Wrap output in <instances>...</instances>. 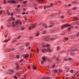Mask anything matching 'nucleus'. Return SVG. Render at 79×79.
<instances>
[{
    "label": "nucleus",
    "mask_w": 79,
    "mask_h": 79,
    "mask_svg": "<svg viewBox=\"0 0 79 79\" xmlns=\"http://www.w3.org/2000/svg\"><path fill=\"white\" fill-rule=\"evenodd\" d=\"M5 37H7V35H5Z\"/></svg>",
    "instance_id": "3c124183"
},
{
    "label": "nucleus",
    "mask_w": 79,
    "mask_h": 79,
    "mask_svg": "<svg viewBox=\"0 0 79 79\" xmlns=\"http://www.w3.org/2000/svg\"><path fill=\"white\" fill-rule=\"evenodd\" d=\"M65 40H68V38L66 37L65 38Z\"/></svg>",
    "instance_id": "473e14b6"
},
{
    "label": "nucleus",
    "mask_w": 79,
    "mask_h": 79,
    "mask_svg": "<svg viewBox=\"0 0 79 79\" xmlns=\"http://www.w3.org/2000/svg\"><path fill=\"white\" fill-rule=\"evenodd\" d=\"M29 45V43H26L25 44V45H26L27 46H28V45Z\"/></svg>",
    "instance_id": "5701e85b"
},
{
    "label": "nucleus",
    "mask_w": 79,
    "mask_h": 79,
    "mask_svg": "<svg viewBox=\"0 0 79 79\" xmlns=\"http://www.w3.org/2000/svg\"><path fill=\"white\" fill-rule=\"evenodd\" d=\"M43 78V79H46V77H44Z\"/></svg>",
    "instance_id": "5fc2aeb1"
},
{
    "label": "nucleus",
    "mask_w": 79,
    "mask_h": 79,
    "mask_svg": "<svg viewBox=\"0 0 79 79\" xmlns=\"http://www.w3.org/2000/svg\"><path fill=\"white\" fill-rule=\"evenodd\" d=\"M21 36L20 35H19L17 39H20V38H21Z\"/></svg>",
    "instance_id": "cd10ccee"
},
{
    "label": "nucleus",
    "mask_w": 79,
    "mask_h": 79,
    "mask_svg": "<svg viewBox=\"0 0 79 79\" xmlns=\"http://www.w3.org/2000/svg\"><path fill=\"white\" fill-rule=\"evenodd\" d=\"M11 50H13V51L14 50V49L13 50V49H7V51L8 52H11Z\"/></svg>",
    "instance_id": "f3484780"
},
{
    "label": "nucleus",
    "mask_w": 79,
    "mask_h": 79,
    "mask_svg": "<svg viewBox=\"0 0 79 79\" xmlns=\"http://www.w3.org/2000/svg\"><path fill=\"white\" fill-rule=\"evenodd\" d=\"M77 1H75L73 2V3H77Z\"/></svg>",
    "instance_id": "f704fd0d"
},
{
    "label": "nucleus",
    "mask_w": 79,
    "mask_h": 79,
    "mask_svg": "<svg viewBox=\"0 0 79 79\" xmlns=\"http://www.w3.org/2000/svg\"><path fill=\"white\" fill-rule=\"evenodd\" d=\"M42 52L44 53V52H46V49H43L42 50Z\"/></svg>",
    "instance_id": "2eb2a0df"
},
{
    "label": "nucleus",
    "mask_w": 79,
    "mask_h": 79,
    "mask_svg": "<svg viewBox=\"0 0 79 79\" xmlns=\"http://www.w3.org/2000/svg\"><path fill=\"white\" fill-rule=\"evenodd\" d=\"M43 60H42L41 62V64H42L43 63H44V61H45L46 59L45 58V57H43Z\"/></svg>",
    "instance_id": "0eeeda50"
},
{
    "label": "nucleus",
    "mask_w": 79,
    "mask_h": 79,
    "mask_svg": "<svg viewBox=\"0 0 79 79\" xmlns=\"http://www.w3.org/2000/svg\"><path fill=\"white\" fill-rule=\"evenodd\" d=\"M77 53V51L76 50H73L71 52L72 54L73 55V53Z\"/></svg>",
    "instance_id": "9d476101"
},
{
    "label": "nucleus",
    "mask_w": 79,
    "mask_h": 79,
    "mask_svg": "<svg viewBox=\"0 0 79 79\" xmlns=\"http://www.w3.org/2000/svg\"><path fill=\"white\" fill-rule=\"evenodd\" d=\"M53 6V3H51V5H49V6H46L47 8H49V7H52V6Z\"/></svg>",
    "instance_id": "f8f14e48"
},
{
    "label": "nucleus",
    "mask_w": 79,
    "mask_h": 79,
    "mask_svg": "<svg viewBox=\"0 0 79 79\" xmlns=\"http://www.w3.org/2000/svg\"><path fill=\"white\" fill-rule=\"evenodd\" d=\"M52 68H55V65H52Z\"/></svg>",
    "instance_id": "2f4dec72"
},
{
    "label": "nucleus",
    "mask_w": 79,
    "mask_h": 79,
    "mask_svg": "<svg viewBox=\"0 0 79 79\" xmlns=\"http://www.w3.org/2000/svg\"><path fill=\"white\" fill-rule=\"evenodd\" d=\"M54 72L55 73H57V72H58V70H54Z\"/></svg>",
    "instance_id": "c9c22d12"
},
{
    "label": "nucleus",
    "mask_w": 79,
    "mask_h": 79,
    "mask_svg": "<svg viewBox=\"0 0 79 79\" xmlns=\"http://www.w3.org/2000/svg\"><path fill=\"white\" fill-rule=\"evenodd\" d=\"M54 39H55V38H50V40H54Z\"/></svg>",
    "instance_id": "7c9ffc66"
},
{
    "label": "nucleus",
    "mask_w": 79,
    "mask_h": 79,
    "mask_svg": "<svg viewBox=\"0 0 79 79\" xmlns=\"http://www.w3.org/2000/svg\"><path fill=\"white\" fill-rule=\"evenodd\" d=\"M45 0H37V1L39 2V3H40V2H45Z\"/></svg>",
    "instance_id": "9b49d317"
},
{
    "label": "nucleus",
    "mask_w": 79,
    "mask_h": 79,
    "mask_svg": "<svg viewBox=\"0 0 79 79\" xmlns=\"http://www.w3.org/2000/svg\"><path fill=\"white\" fill-rule=\"evenodd\" d=\"M23 11H26V8H23Z\"/></svg>",
    "instance_id": "8fccbe9b"
},
{
    "label": "nucleus",
    "mask_w": 79,
    "mask_h": 79,
    "mask_svg": "<svg viewBox=\"0 0 79 79\" xmlns=\"http://www.w3.org/2000/svg\"><path fill=\"white\" fill-rule=\"evenodd\" d=\"M71 4H69L68 5V6H71Z\"/></svg>",
    "instance_id": "de8ad7c7"
},
{
    "label": "nucleus",
    "mask_w": 79,
    "mask_h": 79,
    "mask_svg": "<svg viewBox=\"0 0 79 79\" xmlns=\"http://www.w3.org/2000/svg\"><path fill=\"white\" fill-rule=\"evenodd\" d=\"M72 60V59L71 58H69L68 59H64V61H68V60Z\"/></svg>",
    "instance_id": "ddd939ff"
},
{
    "label": "nucleus",
    "mask_w": 79,
    "mask_h": 79,
    "mask_svg": "<svg viewBox=\"0 0 79 79\" xmlns=\"http://www.w3.org/2000/svg\"><path fill=\"white\" fill-rule=\"evenodd\" d=\"M61 18H64V16H61Z\"/></svg>",
    "instance_id": "bf43d9fd"
},
{
    "label": "nucleus",
    "mask_w": 79,
    "mask_h": 79,
    "mask_svg": "<svg viewBox=\"0 0 79 79\" xmlns=\"http://www.w3.org/2000/svg\"><path fill=\"white\" fill-rule=\"evenodd\" d=\"M14 78L16 79H18V77L16 76H14Z\"/></svg>",
    "instance_id": "c756f323"
},
{
    "label": "nucleus",
    "mask_w": 79,
    "mask_h": 79,
    "mask_svg": "<svg viewBox=\"0 0 79 79\" xmlns=\"http://www.w3.org/2000/svg\"><path fill=\"white\" fill-rule=\"evenodd\" d=\"M14 71L11 70H10L9 72V74H10V75H11L13 74Z\"/></svg>",
    "instance_id": "423d86ee"
},
{
    "label": "nucleus",
    "mask_w": 79,
    "mask_h": 79,
    "mask_svg": "<svg viewBox=\"0 0 79 79\" xmlns=\"http://www.w3.org/2000/svg\"><path fill=\"white\" fill-rule=\"evenodd\" d=\"M36 23H34L33 25H32L31 26L29 27V29H33L34 28H35V27H36Z\"/></svg>",
    "instance_id": "f257e3e1"
},
{
    "label": "nucleus",
    "mask_w": 79,
    "mask_h": 79,
    "mask_svg": "<svg viewBox=\"0 0 79 79\" xmlns=\"http://www.w3.org/2000/svg\"><path fill=\"white\" fill-rule=\"evenodd\" d=\"M20 61H23V59H21Z\"/></svg>",
    "instance_id": "680f3d73"
},
{
    "label": "nucleus",
    "mask_w": 79,
    "mask_h": 79,
    "mask_svg": "<svg viewBox=\"0 0 79 79\" xmlns=\"http://www.w3.org/2000/svg\"><path fill=\"white\" fill-rule=\"evenodd\" d=\"M21 23H22V22L20 20L17 21L15 22V24L16 25H17V24H19L20 25L21 24Z\"/></svg>",
    "instance_id": "7ed1b4c3"
},
{
    "label": "nucleus",
    "mask_w": 79,
    "mask_h": 79,
    "mask_svg": "<svg viewBox=\"0 0 79 79\" xmlns=\"http://www.w3.org/2000/svg\"><path fill=\"white\" fill-rule=\"evenodd\" d=\"M24 57L25 58H27L29 57V55L28 54H27Z\"/></svg>",
    "instance_id": "dca6fc26"
},
{
    "label": "nucleus",
    "mask_w": 79,
    "mask_h": 79,
    "mask_svg": "<svg viewBox=\"0 0 79 79\" xmlns=\"http://www.w3.org/2000/svg\"><path fill=\"white\" fill-rule=\"evenodd\" d=\"M44 27L46 29H47V25L44 24Z\"/></svg>",
    "instance_id": "b1692460"
},
{
    "label": "nucleus",
    "mask_w": 79,
    "mask_h": 79,
    "mask_svg": "<svg viewBox=\"0 0 79 79\" xmlns=\"http://www.w3.org/2000/svg\"><path fill=\"white\" fill-rule=\"evenodd\" d=\"M8 41H10V39H9V40H5V41H4V42H7Z\"/></svg>",
    "instance_id": "393cba45"
},
{
    "label": "nucleus",
    "mask_w": 79,
    "mask_h": 79,
    "mask_svg": "<svg viewBox=\"0 0 79 79\" xmlns=\"http://www.w3.org/2000/svg\"><path fill=\"white\" fill-rule=\"evenodd\" d=\"M11 17H13V13H11Z\"/></svg>",
    "instance_id": "e433bc0d"
},
{
    "label": "nucleus",
    "mask_w": 79,
    "mask_h": 79,
    "mask_svg": "<svg viewBox=\"0 0 79 79\" xmlns=\"http://www.w3.org/2000/svg\"><path fill=\"white\" fill-rule=\"evenodd\" d=\"M14 20H15V19L14 18H10L8 20V21L9 22H10V21H14Z\"/></svg>",
    "instance_id": "6e6552de"
},
{
    "label": "nucleus",
    "mask_w": 79,
    "mask_h": 79,
    "mask_svg": "<svg viewBox=\"0 0 79 79\" xmlns=\"http://www.w3.org/2000/svg\"><path fill=\"white\" fill-rule=\"evenodd\" d=\"M7 2V0H4V3H6Z\"/></svg>",
    "instance_id": "bb28decb"
},
{
    "label": "nucleus",
    "mask_w": 79,
    "mask_h": 79,
    "mask_svg": "<svg viewBox=\"0 0 79 79\" xmlns=\"http://www.w3.org/2000/svg\"><path fill=\"white\" fill-rule=\"evenodd\" d=\"M73 27L72 26H71L70 27H69V29H68V31H69L70 30H71V29H72Z\"/></svg>",
    "instance_id": "4468645a"
},
{
    "label": "nucleus",
    "mask_w": 79,
    "mask_h": 79,
    "mask_svg": "<svg viewBox=\"0 0 79 79\" xmlns=\"http://www.w3.org/2000/svg\"><path fill=\"white\" fill-rule=\"evenodd\" d=\"M77 9V7H74L73 8V10H76Z\"/></svg>",
    "instance_id": "4be33fe9"
},
{
    "label": "nucleus",
    "mask_w": 79,
    "mask_h": 79,
    "mask_svg": "<svg viewBox=\"0 0 79 79\" xmlns=\"http://www.w3.org/2000/svg\"><path fill=\"white\" fill-rule=\"evenodd\" d=\"M25 13H25V12H23L22 13V15H25Z\"/></svg>",
    "instance_id": "603ef678"
},
{
    "label": "nucleus",
    "mask_w": 79,
    "mask_h": 79,
    "mask_svg": "<svg viewBox=\"0 0 79 79\" xmlns=\"http://www.w3.org/2000/svg\"><path fill=\"white\" fill-rule=\"evenodd\" d=\"M29 50H30L31 49V47L29 46L28 48Z\"/></svg>",
    "instance_id": "4d7b16f0"
},
{
    "label": "nucleus",
    "mask_w": 79,
    "mask_h": 79,
    "mask_svg": "<svg viewBox=\"0 0 79 79\" xmlns=\"http://www.w3.org/2000/svg\"><path fill=\"white\" fill-rule=\"evenodd\" d=\"M20 7V5H18V6H17V8H19Z\"/></svg>",
    "instance_id": "09e8293b"
},
{
    "label": "nucleus",
    "mask_w": 79,
    "mask_h": 79,
    "mask_svg": "<svg viewBox=\"0 0 79 79\" xmlns=\"http://www.w3.org/2000/svg\"><path fill=\"white\" fill-rule=\"evenodd\" d=\"M42 45L43 47H49V44H47L45 43L43 44Z\"/></svg>",
    "instance_id": "39448f33"
},
{
    "label": "nucleus",
    "mask_w": 79,
    "mask_h": 79,
    "mask_svg": "<svg viewBox=\"0 0 79 79\" xmlns=\"http://www.w3.org/2000/svg\"><path fill=\"white\" fill-rule=\"evenodd\" d=\"M40 8H42V6H40Z\"/></svg>",
    "instance_id": "052dcab7"
},
{
    "label": "nucleus",
    "mask_w": 79,
    "mask_h": 79,
    "mask_svg": "<svg viewBox=\"0 0 79 79\" xmlns=\"http://www.w3.org/2000/svg\"><path fill=\"white\" fill-rule=\"evenodd\" d=\"M23 0H17L18 2H22Z\"/></svg>",
    "instance_id": "ea45409f"
},
{
    "label": "nucleus",
    "mask_w": 79,
    "mask_h": 79,
    "mask_svg": "<svg viewBox=\"0 0 79 79\" xmlns=\"http://www.w3.org/2000/svg\"><path fill=\"white\" fill-rule=\"evenodd\" d=\"M14 40H15V41H16V40H17V39H15Z\"/></svg>",
    "instance_id": "13d9d810"
},
{
    "label": "nucleus",
    "mask_w": 79,
    "mask_h": 79,
    "mask_svg": "<svg viewBox=\"0 0 79 79\" xmlns=\"http://www.w3.org/2000/svg\"><path fill=\"white\" fill-rule=\"evenodd\" d=\"M77 37H78V36H79V33H77Z\"/></svg>",
    "instance_id": "58836bf2"
},
{
    "label": "nucleus",
    "mask_w": 79,
    "mask_h": 79,
    "mask_svg": "<svg viewBox=\"0 0 79 79\" xmlns=\"http://www.w3.org/2000/svg\"><path fill=\"white\" fill-rule=\"evenodd\" d=\"M74 27H76L77 28H78V27H78L76 25H75V26H74Z\"/></svg>",
    "instance_id": "4c0bfd02"
},
{
    "label": "nucleus",
    "mask_w": 79,
    "mask_h": 79,
    "mask_svg": "<svg viewBox=\"0 0 79 79\" xmlns=\"http://www.w3.org/2000/svg\"><path fill=\"white\" fill-rule=\"evenodd\" d=\"M71 26V25H70L68 24H65V25H62L61 26V29H63L64 27H68L69 26Z\"/></svg>",
    "instance_id": "f03ea898"
},
{
    "label": "nucleus",
    "mask_w": 79,
    "mask_h": 79,
    "mask_svg": "<svg viewBox=\"0 0 79 79\" xmlns=\"http://www.w3.org/2000/svg\"><path fill=\"white\" fill-rule=\"evenodd\" d=\"M75 77H72V79H73V78H74Z\"/></svg>",
    "instance_id": "0e129e2a"
},
{
    "label": "nucleus",
    "mask_w": 79,
    "mask_h": 79,
    "mask_svg": "<svg viewBox=\"0 0 79 79\" xmlns=\"http://www.w3.org/2000/svg\"><path fill=\"white\" fill-rule=\"evenodd\" d=\"M8 3H15L16 2L14 0H12L11 1H8Z\"/></svg>",
    "instance_id": "20e7f679"
},
{
    "label": "nucleus",
    "mask_w": 79,
    "mask_h": 79,
    "mask_svg": "<svg viewBox=\"0 0 79 79\" xmlns=\"http://www.w3.org/2000/svg\"><path fill=\"white\" fill-rule=\"evenodd\" d=\"M59 72L60 73H61L62 72V70H60Z\"/></svg>",
    "instance_id": "a18cd8bd"
},
{
    "label": "nucleus",
    "mask_w": 79,
    "mask_h": 79,
    "mask_svg": "<svg viewBox=\"0 0 79 79\" xmlns=\"http://www.w3.org/2000/svg\"><path fill=\"white\" fill-rule=\"evenodd\" d=\"M19 57L20 56H19V55H17L16 56V58H17V59H19Z\"/></svg>",
    "instance_id": "a878e982"
},
{
    "label": "nucleus",
    "mask_w": 79,
    "mask_h": 79,
    "mask_svg": "<svg viewBox=\"0 0 79 79\" xmlns=\"http://www.w3.org/2000/svg\"><path fill=\"white\" fill-rule=\"evenodd\" d=\"M21 79H26V78H22Z\"/></svg>",
    "instance_id": "69168bd1"
},
{
    "label": "nucleus",
    "mask_w": 79,
    "mask_h": 79,
    "mask_svg": "<svg viewBox=\"0 0 79 79\" xmlns=\"http://www.w3.org/2000/svg\"><path fill=\"white\" fill-rule=\"evenodd\" d=\"M51 78V77H46V79H50Z\"/></svg>",
    "instance_id": "c85d7f7f"
},
{
    "label": "nucleus",
    "mask_w": 79,
    "mask_h": 79,
    "mask_svg": "<svg viewBox=\"0 0 79 79\" xmlns=\"http://www.w3.org/2000/svg\"><path fill=\"white\" fill-rule=\"evenodd\" d=\"M53 26L52 25H51L49 26V27H52Z\"/></svg>",
    "instance_id": "e2e57ef3"
},
{
    "label": "nucleus",
    "mask_w": 79,
    "mask_h": 79,
    "mask_svg": "<svg viewBox=\"0 0 79 79\" xmlns=\"http://www.w3.org/2000/svg\"><path fill=\"white\" fill-rule=\"evenodd\" d=\"M57 50H58L59 49H60V48L59 47H58L57 48Z\"/></svg>",
    "instance_id": "864d4df0"
},
{
    "label": "nucleus",
    "mask_w": 79,
    "mask_h": 79,
    "mask_svg": "<svg viewBox=\"0 0 79 79\" xmlns=\"http://www.w3.org/2000/svg\"><path fill=\"white\" fill-rule=\"evenodd\" d=\"M32 39V37H30V39Z\"/></svg>",
    "instance_id": "6e6d98bb"
},
{
    "label": "nucleus",
    "mask_w": 79,
    "mask_h": 79,
    "mask_svg": "<svg viewBox=\"0 0 79 79\" xmlns=\"http://www.w3.org/2000/svg\"><path fill=\"white\" fill-rule=\"evenodd\" d=\"M17 67H16V69H18L19 68V66L18 65V64L17 63L16 64Z\"/></svg>",
    "instance_id": "6ab92c4d"
},
{
    "label": "nucleus",
    "mask_w": 79,
    "mask_h": 79,
    "mask_svg": "<svg viewBox=\"0 0 79 79\" xmlns=\"http://www.w3.org/2000/svg\"><path fill=\"white\" fill-rule=\"evenodd\" d=\"M45 40H48V39H45Z\"/></svg>",
    "instance_id": "338daca9"
},
{
    "label": "nucleus",
    "mask_w": 79,
    "mask_h": 79,
    "mask_svg": "<svg viewBox=\"0 0 79 79\" xmlns=\"http://www.w3.org/2000/svg\"><path fill=\"white\" fill-rule=\"evenodd\" d=\"M26 3H27V1H25L23 2V3L24 5H26Z\"/></svg>",
    "instance_id": "412c9836"
},
{
    "label": "nucleus",
    "mask_w": 79,
    "mask_h": 79,
    "mask_svg": "<svg viewBox=\"0 0 79 79\" xmlns=\"http://www.w3.org/2000/svg\"><path fill=\"white\" fill-rule=\"evenodd\" d=\"M39 49L38 48H37V53H38V52H39Z\"/></svg>",
    "instance_id": "c03bdc74"
},
{
    "label": "nucleus",
    "mask_w": 79,
    "mask_h": 79,
    "mask_svg": "<svg viewBox=\"0 0 79 79\" xmlns=\"http://www.w3.org/2000/svg\"><path fill=\"white\" fill-rule=\"evenodd\" d=\"M45 32H46V31H43V32H42L43 34H45Z\"/></svg>",
    "instance_id": "79ce46f5"
},
{
    "label": "nucleus",
    "mask_w": 79,
    "mask_h": 79,
    "mask_svg": "<svg viewBox=\"0 0 79 79\" xmlns=\"http://www.w3.org/2000/svg\"><path fill=\"white\" fill-rule=\"evenodd\" d=\"M32 67L33 68V69H36V67L34 65H32Z\"/></svg>",
    "instance_id": "aec40b11"
},
{
    "label": "nucleus",
    "mask_w": 79,
    "mask_h": 79,
    "mask_svg": "<svg viewBox=\"0 0 79 79\" xmlns=\"http://www.w3.org/2000/svg\"><path fill=\"white\" fill-rule=\"evenodd\" d=\"M47 8V6H44V9H45V8Z\"/></svg>",
    "instance_id": "a19ab883"
},
{
    "label": "nucleus",
    "mask_w": 79,
    "mask_h": 79,
    "mask_svg": "<svg viewBox=\"0 0 79 79\" xmlns=\"http://www.w3.org/2000/svg\"><path fill=\"white\" fill-rule=\"evenodd\" d=\"M60 61V60L59 59H58L56 60V61Z\"/></svg>",
    "instance_id": "49530a36"
},
{
    "label": "nucleus",
    "mask_w": 79,
    "mask_h": 79,
    "mask_svg": "<svg viewBox=\"0 0 79 79\" xmlns=\"http://www.w3.org/2000/svg\"><path fill=\"white\" fill-rule=\"evenodd\" d=\"M35 10H37V7H35Z\"/></svg>",
    "instance_id": "774afa93"
},
{
    "label": "nucleus",
    "mask_w": 79,
    "mask_h": 79,
    "mask_svg": "<svg viewBox=\"0 0 79 79\" xmlns=\"http://www.w3.org/2000/svg\"><path fill=\"white\" fill-rule=\"evenodd\" d=\"M28 68L29 69H31V66H29V67H28Z\"/></svg>",
    "instance_id": "37998d69"
},
{
    "label": "nucleus",
    "mask_w": 79,
    "mask_h": 79,
    "mask_svg": "<svg viewBox=\"0 0 79 79\" xmlns=\"http://www.w3.org/2000/svg\"><path fill=\"white\" fill-rule=\"evenodd\" d=\"M40 34V33L39 32H37L36 34V37H38L39 35Z\"/></svg>",
    "instance_id": "a211bd4d"
},
{
    "label": "nucleus",
    "mask_w": 79,
    "mask_h": 79,
    "mask_svg": "<svg viewBox=\"0 0 79 79\" xmlns=\"http://www.w3.org/2000/svg\"><path fill=\"white\" fill-rule=\"evenodd\" d=\"M0 12L1 15H2V13H3V10H1Z\"/></svg>",
    "instance_id": "72a5a7b5"
},
{
    "label": "nucleus",
    "mask_w": 79,
    "mask_h": 79,
    "mask_svg": "<svg viewBox=\"0 0 79 79\" xmlns=\"http://www.w3.org/2000/svg\"><path fill=\"white\" fill-rule=\"evenodd\" d=\"M52 49H51L50 48H48L47 50V52H49V53H50L51 52H52Z\"/></svg>",
    "instance_id": "1a4fd4ad"
}]
</instances>
